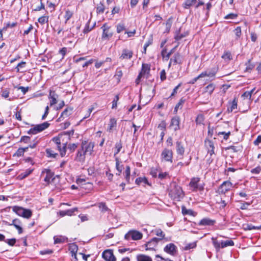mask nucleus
<instances>
[{
	"label": "nucleus",
	"instance_id": "nucleus-1",
	"mask_svg": "<svg viewBox=\"0 0 261 261\" xmlns=\"http://www.w3.org/2000/svg\"><path fill=\"white\" fill-rule=\"evenodd\" d=\"M94 145V143L93 142L82 141L81 146L77 150L75 160L81 163L84 162L86 155H91L93 153Z\"/></svg>",
	"mask_w": 261,
	"mask_h": 261
},
{
	"label": "nucleus",
	"instance_id": "nucleus-2",
	"mask_svg": "<svg viewBox=\"0 0 261 261\" xmlns=\"http://www.w3.org/2000/svg\"><path fill=\"white\" fill-rule=\"evenodd\" d=\"M169 195L172 199L177 201H180L184 196L182 188L175 183L171 185V189Z\"/></svg>",
	"mask_w": 261,
	"mask_h": 261
},
{
	"label": "nucleus",
	"instance_id": "nucleus-3",
	"mask_svg": "<svg viewBox=\"0 0 261 261\" xmlns=\"http://www.w3.org/2000/svg\"><path fill=\"white\" fill-rule=\"evenodd\" d=\"M62 137V135H59L52 139V141L56 144V147L60 151L61 156H64L66 152V143H63L61 145V139Z\"/></svg>",
	"mask_w": 261,
	"mask_h": 261
},
{
	"label": "nucleus",
	"instance_id": "nucleus-4",
	"mask_svg": "<svg viewBox=\"0 0 261 261\" xmlns=\"http://www.w3.org/2000/svg\"><path fill=\"white\" fill-rule=\"evenodd\" d=\"M50 124L48 122H44L41 124L35 125L28 132V134L35 135L48 128Z\"/></svg>",
	"mask_w": 261,
	"mask_h": 261
},
{
	"label": "nucleus",
	"instance_id": "nucleus-5",
	"mask_svg": "<svg viewBox=\"0 0 261 261\" xmlns=\"http://www.w3.org/2000/svg\"><path fill=\"white\" fill-rule=\"evenodd\" d=\"M232 187V184L228 181H224L219 187L217 192L219 195H224Z\"/></svg>",
	"mask_w": 261,
	"mask_h": 261
},
{
	"label": "nucleus",
	"instance_id": "nucleus-6",
	"mask_svg": "<svg viewBox=\"0 0 261 261\" xmlns=\"http://www.w3.org/2000/svg\"><path fill=\"white\" fill-rule=\"evenodd\" d=\"M142 234L141 232L135 230H129L124 236V238L126 240H129L132 239L133 240H138L142 238Z\"/></svg>",
	"mask_w": 261,
	"mask_h": 261
},
{
	"label": "nucleus",
	"instance_id": "nucleus-7",
	"mask_svg": "<svg viewBox=\"0 0 261 261\" xmlns=\"http://www.w3.org/2000/svg\"><path fill=\"white\" fill-rule=\"evenodd\" d=\"M101 28L102 30V39L103 40H110L113 35V32L110 31V27L107 25V23H105Z\"/></svg>",
	"mask_w": 261,
	"mask_h": 261
},
{
	"label": "nucleus",
	"instance_id": "nucleus-8",
	"mask_svg": "<svg viewBox=\"0 0 261 261\" xmlns=\"http://www.w3.org/2000/svg\"><path fill=\"white\" fill-rule=\"evenodd\" d=\"M44 174H45V176L44 181L46 183L47 185H49L51 180L53 181L55 179V177H53L54 173L49 169H44L41 172V176H43Z\"/></svg>",
	"mask_w": 261,
	"mask_h": 261
},
{
	"label": "nucleus",
	"instance_id": "nucleus-9",
	"mask_svg": "<svg viewBox=\"0 0 261 261\" xmlns=\"http://www.w3.org/2000/svg\"><path fill=\"white\" fill-rule=\"evenodd\" d=\"M161 159L166 162H172L173 152L171 150L165 148L161 153Z\"/></svg>",
	"mask_w": 261,
	"mask_h": 261
},
{
	"label": "nucleus",
	"instance_id": "nucleus-10",
	"mask_svg": "<svg viewBox=\"0 0 261 261\" xmlns=\"http://www.w3.org/2000/svg\"><path fill=\"white\" fill-rule=\"evenodd\" d=\"M6 225L8 226H14L15 228L18 230L19 234H21L23 232V229L21 227L22 223L18 219H14L12 220L11 223L7 221H4Z\"/></svg>",
	"mask_w": 261,
	"mask_h": 261
},
{
	"label": "nucleus",
	"instance_id": "nucleus-11",
	"mask_svg": "<svg viewBox=\"0 0 261 261\" xmlns=\"http://www.w3.org/2000/svg\"><path fill=\"white\" fill-rule=\"evenodd\" d=\"M102 257L106 261H116V260L113 251L110 249L105 250L102 252Z\"/></svg>",
	"mask_w": 261,
	"mask_h": 261
},
{
	"label": "nucleus",
	"instance_id": "nucleus-12",
	"mask_svg": "<svg viewBox=\"0 0 261 261\" xmlns=\"http://www.w3.org/2000/svg\"><path fill=\"white\" fill-rule=\"evenodd\" d=\"M164 250L165 252L174 256L176 254L177 247L173 243H169L165 247Z\"/></svg>",
	"mask_w": 261,
	"mask_h": 261
},
{
	"label": "nucleus",
	"instance_id": "nucleus-13",
	"mask_svg": "<svg viewBox=\"0 0 261 261\" xmlns=\"http://www.w3.org/2000/svg\"><path fill=\"white\" fill-rule=\"evenodd\" d=\"M180 118L178 116H175L172 118L170 127H173L175 131L178 130L180 129Z\"/></svg>",
	"mask_w": 261,
	"mask_h": 261
},
{
	"label": "nucleus",
	"instance_id": "nucleus-14",
	"mask_svg": "<svg viewBox=\"0 0 261 261\" xmlns=\"http://www.w3.org/2000/svg\"><path fill=\"white\" fill-rule=\"evenodd\" d=\"M160 241H161V239H158V238H152L146 244V250H153Z\"/></svg>",
	"mask_w": 261,
	"mask_h": 261
},
{
	"label": "nucleus",
	"instance_id": "nucleus-15",
	"mask_svg": "<svg viewBox=\"0 0 261 261\" xmlns=\"http://www.w3.org/2000/svg\"><path fill=\"white\" fill-rule=\"evenodd\" d=\"M133 51L125 48L122 50V54L119 58L122 60L130 59L133 57Z\"/></svg>",
	"mask_w": 261,
	"mask_h": 261
},
{
	"label": "nucleus",
	"instance_id": "nucleus-16",
	"mask_svg": "<svg viewBox=\"0 0 261 261\" xmlns=\"http://www.w3.org/2000/svg\"><path fill=\"white\" fill-rule=\"evenodd\" d=\"M205 145L207 149L208 153L211 156L214 153V144L212 141L206 140L205 141Z\"/></svg>",
	"mask_w": 261,
	"mask_h": 261
},
{
	"label": "nucleus",
	"instance_id": "nucleus-17",
	"mask_svg": "<svg viewBox=\"0 0 261 261\" xmlns=\"http://www.w3.org/2000/svg\"><path fill=\"white\" fill-rule=\"evenodd\" d=\"M214 220L210 219L208 218H204L201 220L198 223L199 226H213L215 223Z\"/></svg>",
	"mask_w": 261,
	"mask_h": 261
},
{
	"label": "nucleus",
	"instance_id": "nucleus-18",
	"mask_svg": "<svg viewBox=\"0 0 261 261\" xmlns=\"http://www.w3.org/2000/svg\"><path fill=\"white\" fill-rule=\"evenodd\" d=\"M176 150L178 155L182 156L185 153V147L181 141H177L176 142Z\"/></svg>",
	"mask_w": 261,
	"mask_h": 261
},
{
	"label": "nucleus",
	"instance_id": "nucleus-19",
	"mask_svg": "<svg viewBox=\"0 0 261 261\" xmlns=\"http://www.w3.org/2000/svg\"><path fill=\"white\" fill-rule=\"evenodd\" d=\"M233 195V193L231 195H225V199H224L223 197H221L220 201L218 202L219 204H221V207L224 208L226 206L227 204L231 201V197Z\"/></svg>",
	"mask_w": 261,
	"mask_h": 261
},
{
	"label": "nucleus",
	"instance_id": "nucleus-20",
	"mask_svg": "<svg viewBox=\"0 0 261 261\" xmlns=\"http://www.w3.org/2000/svg\"><path fill=\"white\" fill-rule=\"evenodd\" d=\"M73 110L72 108H67L65 109L63 112L61 113L60 117L58 119V121H61L62 120V118H64L65 117H67L71 114V112Z\"/></svg>",
	"mask_w": 261,
	"mask_h": 261
},
{
	"label": "nucleus",
	"instance_id": "nucleus-21",
	"mask_svg": "<svg viewBox=\"0 0 261 261\" xmlns=\"http://www.w3.org/2000/svg\"><path fill=\"white\" fill-rule=\"evenodd\" d=\"M76 211H77V208L74 207L66 211H61L59 212V215L61 217H64L66 215L72 216L73 214Z\"/></svg>",
	"mask_w": 261,
	"mask_h": 261
},
{
	"label": "nucleus",
	"instance_id": "nucleus-22",
	"mask_svg": "<svg viewBox=\"0 0 261 261\" xmlns=\"http://www.w3.org/2000/svg\"><path fill=\"white\" fill-rule=\"evenodd\" d=\"M200 180L199 178L196 177V178H193L191 179L189 186L190 187L193 189V191H196L198 188V183L199 182Z\"/></svg>",
	"mask_w": 261,
	"mask_h": 261
},
{
	"label": "nucleus",
	"instance_id": "nucleus-23",
	"mask_svg": "<svg viewBox=\"0 0 261 261\" xmlns=\"http://www.w3.org/2000/svg\"><path fill=\"white\" fill-rule=\"evenodd\" d=\"M58 97V95L56 94L55 92H50L49 95V98L50 99V106H53L57 103V98Z\"/></svg>",
	"mask_w": 261,
	"mask_h": 261
},
{
	"label": "nucleus",
	"instance_id": "nucleus-24",
	"mask_svg": "<svg viewBox=\"0 0 261 261\" xmlns=\"http://www.w3.org/2000/svg\"><path fill=\"white\" fill-rule=\"evenodd\" d=\"M170 62L173 63L174 65L176 64H181V56L179 53L175 54L174 56L170 59Z\"/></svg>",
	"mask_w": 261,
	"mask_h": 261
},
{
	"label": "nucleus",
	"instance_id": "nucleus-25",
	"mask_svg": "<svg viewBox=\"0 0 261 261\" xmlns=\"http://www.w3.org/2000/svg\"><path fill=\"white\" fill-rule=\"evenodd\" d=\"M218 70V68L217 67H214L211 69L206 70L207 77L212 78L213 80H214Z\"/></svg>",
	"mask_w": 261,
	"mask_h": 261
},
{
	"label": "nucleus",
	"instance_id": "nucleus-26",
	"mask_svg": "<svg viewBox=\"0 0 261 261\" xmlns=\"http://www.w3.org/2000/svg\"><path fill=\"white\" fill-rule=\"evenodd\" d=\"M150 71V65L147 64H142V69L141 72L139 73L142 75L144 76L146 74L149 73Z\"/></svg>",
	"mask_w": 261,
	"mask_h": 261
},
{
	"label": "nucleus",
	"instance_id": "nucleus-27",
	"mask_svg": "<svg viewBox=\"0 0 261 261\" xmlns=\"http://www.w3.org/2000/svg\"><path fill=\"white\" fill-rule=\"evenodd\" d=\"M243 229L245 230H251L253 229L259 230L261 229V225L254 226L251 224H245L243 225Z\"/></svg>",
	"mask_w": 261,
	"mask_h": 261
},
{
	"label": "nucleus",
	"instance_id": "nucleus-28",
	"mask_svg": "<svg viewBox=\"0 0 261 261\" xmlns=\"http://www.w3.org/2000/svg\"><path fill=\"white\" fill-rule=\"evenodd\" d=\"M117 121L114 118H112L110 119L109 127L107 130L109 132H111L114 127L116 126Z\"/></svg>",
	"mask_w": 261,
	"mask_h": 261
},
{
	"label": "nucleus",
	"instance_id": "nucleus-29",
	"mask_svg": "<svg viewBox=\"0 0 261 261\" xmlns=\"http://www.w3.org/2000/svg\"><path fill=\"white\" fill-rule=\"evenodd\" d=\"M135 182L137 185H140L141 183H143L145 185H150L147 179L145 177H140L136 178Z\"/></svg>",
	"mask_w": 261,
	"mask_h": 261
},
{
	"label": "nucleus",
	"instance_id": "nucleus-30",
	"mask_svg": "<svg viewBox=\"0 0 261 261\" xmlns=\"http://www.w3.org/2000/svg\"><path fill=\"white\" fill-rule=\"evenodd\" d=\"M230 105V106L227 108V111L229 112H232L234 110L237 108V100L236 98H234Z\"/></svg>",
	"mask_w": 261,
	"mask_h": 261
},
{
	"label": "nucleus",
	"instance_id": "nucleus-31",
	"mask_svg": "<svg viewBox=\"0 0 261 261\" xmlns=\"http://www.w3.org/2000/svg\"><path fill=\"white\" fill-rule=\"evenodd\" d=\"M215 89V85L214 84H208L204 89V92L211 94Z\"/></svg>",
	"mask_w": 261,
	"mask_h": 261
},
{
	"label": "nucleus",
	"instance_id": "nucleus-32",
	"mask_svg": "<svg viewBox=\"0 0 261 261\" xmlns=\"http://www.w3.org/2000/svg\"><path fill=\"white\" fill-rule=\"evenodd\" d=\"M234 245V242L233 241L231 240H226V241H222L221 242V247L225 248L227 246H232Z\"/></svg>",
	"mask_w": 261,
	"mask_h": 261
},
{
	"label": "nucleus",
	"instance_id": "nucleus-33",
	"mask_svg": "<svg viewBox=\"0 0 261 261\" xmlns=\"http://www.w3.org/2000/svg\"><path fill=\"white\" fill-rule=\"evenodd\" d=\"M125 180L127 183H129L130 175V168L129 166H127L125 168V170L123 173Z\"/></svg>",
	"mask_w": 261,
	"mask_h": 261
},
{
	"label": "nucleus",
	"instance_id": "nucleus-34",
	"mask_svg": "<svg viewBox=\"0 0 261 261\" xmlns=\"http://www.w3.org/2000/svg\"><path fill=\"white\" fill-rule=\"evenodd\" d=\"M73 12L67 9L65 11V13L64 15V18L65 19V23H66L67 21L73 16Z\"/></svg>",
	"mask_w": 261,
	"mask_h": 261
},
{
	"label": "nucleus",
	"instance_id": "nucleus-35",
	"mask_svg": "<svg viewBox=\"0 0 261 261\" xmlns=\"http://www.w3.org/2000/svg\"><path fill=\"white\" fill-rule=\"evenodd\" d=\"M137 261H152V259L150 257L143 255L140 254L137 257Z\"/></svg>",
	"mask_w": 261,
	"mask_h": 261
},
{
	"label": "nucleus",
	"instance_id": "nucleus-36",
	"mask_svg": "<svg viewBox=\"0 0 261 261\" xmlns=\"http://www.w3.org/2000/svg\"><path fill=\"white\" fill-rule=\"evenodd\" d=\"M24 210V208H23L22 207L18 206H15L13 207V212H14L18 216H21V217L22 215V214H23V212Z\"/></svg>",
	"mask_w": 261,
	"mask_h": 261
},
{
	"label": "nucleus",
	"instance_id": "nucleus-37",
	"mask_svg": "<svg viewBox=\"0 0 261 261\" xmlns=\"http://www.w3.org/2000/svg\"><path fill=\"white\" fill-rule=\"evenodd\" d=\"M90 20H89L88 22L86 23L85 28L83 30V33L84 34H87L89 33L90 31H91L95 27V23L93 24V25L92 27H90Z\"/></svg>",
	"mask_w": 261,
	"mask_h": 261
},
{
	"label": "nucleus",
	"instance_id": "nucleus-38",
	"mask_svg": "<svg viewBox=\"0 0 261 261\" xmlns=\"http://www.w3.org/2000/svg\"><path fill=\"white\" fill-rule=\"evenodd\" d=\"M22 215L21 217L24 218L29 219L32 217V212L31 211V210L24 208L23 212V214Z\"/></svg>",
	"mask_w": 261,
	"mask_h": 261
},
{
	"label": "nucleus",
	"instance_id": "nucleus-39",
	"mask_svg": "<svg viewBox=\"0 0 261 261\" xmlns=\"http://www.w3.org/2000/svg\"><path fill=\"white\" fill-rule=\"evenodd\" d=\"M115 148L116 149V151L114 153V156L117 154L122 148V143L121 141L116 143L115 145Z\"/></svg>",
	"mask_w": 261,
	"mask_h": 261
},
{
	"label": "nucleus",
	"instance_id": "nucleus-40",
	"mask_svg": "<svg viewBox=\"0 0 261 261\" xmlns=\"http://www.w3.org/2000/svg\"><path fill=\"white\" fill-rule=\"evenodd\" d=\"M33 170V169H28L26 170L24 172L21 173L19 175V176L21 179L27 177L28 175H29L30 174H31Z\"/></svg>",
	"mask_w": 261,
	"mask_h": 261
},
{
	"label": "nucleus",
	"instance_id": "nucleus-41",
	"mask_svg": "<svg viewBox=\"0 0 261 261\" xmlns=\"http://www.w3.org/2000/svg\"><path fill=\"white\" fill-rule=\"evenodd\" d=\"M154 232L156 236L160 237L158 239H161V241L165 239V234L161 229H156L154 230Z\"/></svg>",
	"mask_w": 261,
	"mask_h": 261
},
{
	"label": "nucleus",
	"instance_id": "nucleus-42",
	"mask_svg": "<svg viewBox=\"0 0 261 261\" xmlns=\"http://www.w3.org/2000/svg\"><path fill=\"white\" fill-rule=\"evenodd\" d=\"M69 251L70 252L71 254H75L77 252V251L78 250V247L76 245L74 244H71L69 246Z\"/></svg>",
	"mask_w": 261,
	"mask_h": 261
},
{
	"label": "nucleus",
	"instance_id": "nucleus-43",
	"mask_svg": "<svg viewBox=\"0 0 261 261\" xmlns=\"http://www.w3.org/2000/svg\"><path fill=\"white\" fill-rule=\"evenodd\" d=\"M204 120V116L201 114H199L197 115L195 120V122L196 124H202L203 123Z\"/></svg>",
	"mask_w": 261,
	"mask_h": 261
},
{
	"label": "nucleus",
	"instance_id": "nucleus-44",
	"mask_svg": "<svg viewBox=\"0 0 261 261\" xmlns=\"http://www.w3.org/2000/svg\"><path fill=\"white\" fill-rule=\"evenodd\" d=\"M105 11V6L103 4L100 3L96 7V13L97 14L103 13Z\"/></svg>",
	"mask_w": 261,
	"mask_h": 261
},
{
	"label": "nucleus",
	"instance_id": "nucleus-45",
	"mask_svg": "<svg viewBox=\"0 0 261 261\" xmlns=\"http://www.w3.org/2000/svg\"><path fill=\"white\" fill-rule=\"evenodd\" d=\"M222 58L226 61H230L232 59L231 54L229 51H225L222 56Z\"/></svg>",
	"mask_w": 261,
	"mask_h": 261
},
{
	"label": "nucleus",
	"instance_id": "nucleus-46",
	"mask_svg": "<svg viewBox=\"0 0 261 261\" xmlns=\"http://www.w3.org/2000/svg\"><path fill=\"white\" fill-rule=\"evenodd\" d=\"M187 35V34L184 33V34H180L179 32H176V34L174 36V39L176 41H179L181 40L182 38L186 37Z\"/></svg>",
	"mask_w": 261,
	"mask_h": 261
},
{
	"label": "nucleus",
	"instance_id": "nucleus-47",
	"mask_svg": "<svg viewBox=\"0 0 261 261\" xmlns=\"http://www.w3.org/2000/svg\"><path fill=\"white\" fill-rule=\"evenodd\" d=\"M159 171L158 168L152 167L150 169V174L153 177H156L158 176V173Z\"/></svg>",
	"mask_w": 261,
	"mask_h": 261
},
{
	"label": "nucleus",
	"instance_id": "nucleus-48",
	"mask_svg": "<svg viewBox=\"0 0 261 261\" xmlns=\"http://www.w3.org/2000/svg\"><path fill=\"white\" fill-rule=\"evenodd\" d=\"M192 6L191 0H185L182 4V7L185 9H189Z\"/></svg>",
	"mask_w": 261,
	"mask_h": 261
},
{
	"label": "nucleus",
	"instance_id": "nucleus-49",
	"mask_svg": "<svg viewBox=\"0 0 261 261\" xmlns=\"http://www.w3.org/2000/svg\"><path fill=\"white\" fill-rule=\"evenodd\" d=\"M125 30V27L123 23H118L116 26V31L117 33H120Z\"/></svg>",
	"mask_w": 261,
	"mask_h": 261
},
{
	"label": "nucleus",
	"instance_id": "nucleus-50",
	"mask_svg": "<svg viewBox=\"0 0 261 261\" xmlns=\"http://www.w3.org/2000/svg\"><path fill=\"white\" fill-rule=\"evenodd\" d=\"M38 21L41 24L47 23L48 21V16H41L38 18Z\"/></svg>",
	"mask_w": 261,
	"mask_h": 261
},
{
	"label": "nucleus",
	"instance_id": "nucleus-51",
	"mask_svg": "<svg viewBox=\"0 0 261 261\" xmlns=\"http://www.w3.org/2000/svg\"><path fill=\"white\" fill-rule=\"evenodd\" d=\"M98 207L102 212H106L108 210V208L104 202H100L98 204Z\"/></svg>",
	"mask_w": 261,
	"mask_h": 261
},
{
	"label": "nucleus",
	"instance_id": "nucleus-52",
	"mask_svg": "<svg viewBox=\"0 0 261 261\" xmlns=\"http://www.w3.org/2000/svg\"><path fill=\"white\" fill-rule=\"evenodd\" d=\"M115 160L116 161V168L117 169V170L119 172V175H120L121 173L122 172V165H120V163H119V159L118 158H116L115 159Z\"/></svg>",
	"mask_w": 261,
	"mask_h": 261
},
{
	"label": "nucleus",
	"instance_id": "nucleus-53",
	"mask_svg": "<svg viewBox=\"0 0 261 261\" xmlns=\"http://www.w3.org/2000/svg\"><path fill=\"white\" fill-rule=\"evenodd\" d=\"M196 245H197L196 242L189 243L185 247V250H188L194 248L196 247Z\"/></svg>",
	"mask_w": 261,
	"mask_h": 261
},
{
	"label": "nucleus",
	"instance_id": "nucleus-54",
	"mask_svg": "<svg viewBox=\"0 0 261 261\" xmlns=\"http://www.w3.org/2000/svg\"><path fill=\"white\" fill-rule=\"evenodd\" d=\"M123 73L122 70L119 68H118L116 69V73L115 75V76L117 77V79L119 80V81L120 80V79L122 76Z\"/></svg>",
	"mask_w": 261,
	"mask_h": 261
},
{
	"label": "nucleus",
	"instance_id": "nucleus-55",
	"mask_svg": "<svg viewBox=\"0 0 261 261\" xmlns=\"http://www.w3.org/2000/svg\"><path fill=\"white\" fill-rule=\"evenodd\" d=\"M46 152L48 156L49 157L56 158V155H57V153L54 152V151L51 149H46Z\"/></svg>",
	"mask_w": 261,
	"mask_h": 261
},
{
	"label": "nucleus",
	"instance_id": "nucleus-56",
	"mask_svg": "<svg viewBox=\"0 0 261 261\" xmlns=\"http://www.w3.org/2000/svg\"><path fill=\"white\" fill-rule=\"evenodd\" d=\"M182 213L183 215H191L193 213V211L191 210H188L185 206H182L181 207Z\"/></svg>",
	"mask_w": 261,
	"mask_h": 261
},
{
	"label": "nucleus",
	"instance_id": "nucleus-57",
	"mask_svg": "<svg viewBox=\"0 0 261 261\" xmlns=\"http://www.w3.org/2000/svg\"><path fill=\"white\" fill-rule=\"evenodd\" d=\"M119 97L118 95L115 96L114 99L112 101V109H116L117 107V102L119 100Z\"/></svg>",
	"mask_w": 261,
	"mask_h": 261
},
{
	"label": "nucleus",
	"instance_id": "nucleus-58",
	"mask_svg": "<svg viewBox=\"0 0 261 261\" xmlns=\"http://www.w3.org/2000/svg\"><path fill=\"white\" fill-rule=\"evenodd\" d=\"M185 102V99L183 98H181L179 102L177 103L176 106L175 107L174 112H176L177 111L178 109L179 108V107L182 106L184 103Z\"/></svg>",
	"mask_w": 261,
	"mask_h": 261
},
{
	"label": "nucleus",
	"instance_id": "nucleus-59",
	"mask_svg": "<svg viewBox=\"0 0 261 261\" xmlns=\"http://www.w3.org/2000/svg\"><path fill=\"white\" fill-rule=\"evenodd\" d=\"M220 135H223V139L224 140H226L229 138V136L230 135V132H228L227 133H226L225 132H220L218 133V134H217L218 136H219Z\"/></svg>",
	"mask_w": 261,
	"mask_h": 261
},
{
	"label": "nucleus",
	"instance_id": "nucleus-60",
	"mask_svg": "<svg viewBox=\"0 0 261 261\" xmlns=\"http://www.w3.org/2000/svg\"><path fill=\"white\" fill-rule=\"evenodd\" d=\"M234 34L237 37V38H240L241 35V28L240 27H237L234 30Z\"/></svg>",
	"mask_w": 261,
	"mask_h": 261
},
{
	"label": "nucleus",
	"instance_id": "nucleus-61",
	"mask_svg": "<svg viewBox=\"0 0 261 261\" xmlns=\"http://www.w3.org/2000/svg\"><path fill=\"white\" fill-rule=\"evenodd\" d=\"M118 251L120 254H124V253L128 252V253H130L132 250L129 248H119Z\"/></svg>",
	"mask_w": 261,
	"mask_h": 261
},
{
	"label": "nucleus",
	"instance_id": "nucleus-62",
	"mask_svg": "<svg viewBox=\"0 0 261 261\" xmlns=\"http://www.w3.org/2000/svg\"><path fill=\"white\" fill-rule=\"evenodd\" d=\"M5 242L11 246H13L15 245L16 242V240L15 238L10 239H7Z\"/></svg>",
	"mask_w": 261,
	"mask_h": 261
},
{
	"label": "nucleus",
	"instance_id": "nucleus-63",
	"mask_svg": "<svg viewBox=\"0 0 261 261\" xmlns=\"http://www.w3.org/2000/svg\"><path fill=\"white\" fill-rule=\"evenodd\" d=\"M17 25L16 22H13L12 23L8 22L6 24V26L3 28V30L6 31L9 28H14Z\"/></svg>",
	"mask_w": 261,
	"mask_h": 261
},
{
	"label": "nucleus",
	"instance_id": "nucleus-64",
	"mask_svg": "<svg viewBox=\"0 0 261 261\" xmlns=\"http://www.w3.org/2000/svg\"><path fill=\"white\" fill-rule=\"evenodd\" d=\"M261 171V168L260 166H257L251 170V173L252 174H258Z\"/></svg>",
	"mask_w": 261,
	"mask_h": 261
}]
</instances>
